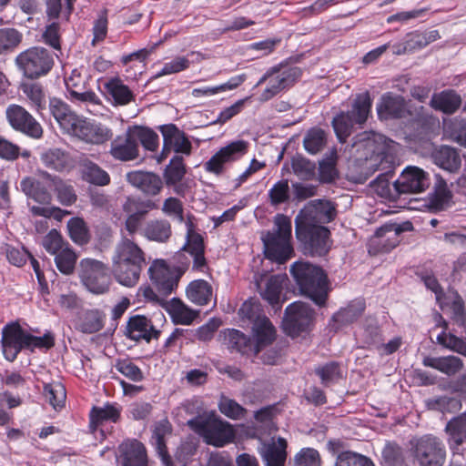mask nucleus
<instances>
[{
  "label": "nucleus",
  "instance_id": "nucleus-14",
  "mask_svg": "<svg viewBox=\"0 0 466 466\" xmlns=\"http://www.w3.org/2000/svg\"><path fill=\"white\" fill-rule=\"evenodd\" d=\"M187 266V262L183 268L173 269L164 259H155L148 268V275L158 292L167 296L177 288L179 279Z\"/></svg>",
  "mask_w": 466,
  "mask_h": 466
},
{
  "label": "nucleus",
  "instance_id": "nucleus-64",
  "mask_svg": "<svg viewBox=\"0 0 466 466\" xmlns=\"http://www.w3.org/2000/svg\"><path fill=\"white\" fill-rule=\"evenodd\" d=\"M42 244L45 249L52 255H56L61 251L66 245L61 234L56 229L50 230L44 238Z\"/></svg>",
  "mask_w": 466,
  "mask_h": 466
},
{
  "label": "nucleus",
  "instance_id": "nucleus-22",
  "mask_svg": "<svg viewBox=\"0 0 466 466\" xmlns=\"http://www.w3.org/2000/svg\"><path fill=\"white\" fill-rule=\"evenodd\" d=\"M447 443L453 454H461L466 442V411L451 419L445 428Z\"/></svg>",
  "mask_w": 466,
  "mask_h": 466
},
{
  "label": "nucleus",
  "instance_id": "nucleus-59",
  "mask_svg": "<svg viewBox=\"0 0 466 466\" xmlns=\"http://www.w3.org/2000/svg\"><path fill=\"white\" fill-rule=\"evenodd\" d=\"M268 198L273 206H278L289 200V187L287 179H281L276 182L268 190Z\"/></svg>",
  "mask_w": 466,
  "mask_h": 466
},
{
  "label": "nucleus",
  "instance_id": "nucleus-23",
  "mask_svg": "<svg viewBox=\"0 0 466 466\" xmlns=\"http://www.w3.org/2000/svg\"><path fill=\"white\" fill-rule=\"evenodd\" d=\"M287 441L279 437L276 441L272 438L269 441H260L258 448L266 466H283L287 459Z\"/></svg>",
  "mask_w": 466,
  "mask_h": 466
},
{
  "label": "nucleus",
  "instance_id": "nucleus-20",
  "mask_svg": "<svg viewBox=\"0 0 466 466\" xmlns=\"http://www.w3.org/2000/svg\"><path fill=\"white\" fill-rule=\"evenodd\" d=\"M400 194L423 192L430 186L428 174L420 167H406L393 184Z\"/></svg>",
  "mask_w": 466,
  "mask_h": 466
},
{
  "label": "nucleus",
  "instance_id": "nucleus-60",
  "mask_svg": "<svg viewBox=\"0 0 466 466\" xmlns=\"http://www.w3.org/2000/svg\"><path fill=\"white\" fill-rule=\"evenodd\" d=\"M335 466H374L367 457L352 451H343L338 455Z\"/></svg>",
  "mask_w": 466,
  "mask_h": 466
},
{
  "label": "nucleus",
  "instance_id": "nucleus-41",
  "mask_svg": "<svg viewBox=\"0 0 466 466\" xmlns=\"http://www.w3.org/2000/svg\"><path fill=\"white\" fill-rule=\"evenodd\" d=\"M131 136L134 137L136 144L140 143L142 147L148 151H157L159 146L158 135L149 127L143 126L129 127Z\"/></svg>",
  "mask_w": 466,
  "mask_h": 466
},
{
  "label": "nucleus",
  "instance_id": "nucleus-24",
  "mask_svg": "<svg viewBox=\"0 0 466 466\" xmlns=\"http://www.w3.org/2000/svg\"><path fill=\"white\" fill-rule=\"evenodd\" d=\"M128 127L123 136H117L110 145V155L116 160L130 161L136 159L139 155L138 144H136L131 136Z\"/></svg>",
  "mask_w": 466,
  "mask_h": 466
},
{
  "label": "nucleus",
  "instance_id": "nucleus-27",
  "mask_svg": "<svg viewBox=\"0 0 466 466\" xmlns=\"http://www.w3.org/2000/svg\"><path fill=\"white\" fill-rule=\"evenodd\" d=\"M365 304L362 300L351 301L345 308H341L331 318L329 327L338 331L353 323L362 314Z\"/></svg>",
  "mask_w": 466,
  "mask_h": 466
},
{
  "label": "nucleus",
  "instance_id": "nucleus-33",
  "mask_svg": "<svg viewBox=\"0 0 466 466\" xmlns=\"http://www.w3.org/2000/svg\"><path fill=\"white\" fill-rule=\"evenodd\" d=\"M20 189L26 197L40 204H48L52 199V196L45 185L33 177L22 178Z\"/></svg>",
  "mask_w": 466,
  "mask_h": 466
},
{
  "label": "nucleus",
  "instance_id": "nucleus-63",
  "mask_svg": "<svg viewBox=\"0 0 466 466\" xmlns=\"http://www.w3.org/2000/svg\"><path fill=\"white\" fill-rule=\"evenodd\" d=\"M162 211L167 217L182 223L184 221V208L182 202L177 198H167L162 207Z\"/></svg>",
  "mask_w": 466,
  "mask_h": 466
},
{
  "label": "nucleus",
  "instance_id": "nucleus-8",
  "mask_svg": "<svg viewBox=\"0 0 466 466\" xmlns=\"http://www.w3.org/2000/svg\"><path fill=\"white\" fill-rule=\"evenodd\" d=\"M410 451L419 466H443L446 448L443 441L433 434H425L410 441Z\"/></svg>",
  "mask_w": 466,
  "mask_h": 466
},
{
  "label": "nucleus",
  "instance_id": "nucleus-45",
  "mask_svg": "<svg viewBox=\"0 0 466 466\" xmlns=\"http://www.w3.org/2000/svg\"><path fill=\"white\" fill-rule=\"evenodd\" d=\"M443 308H441L442 310L448 309L454 321L459 326H464L466 322V311L462 299L457 294L453 293L449 297L442 298Z\"/></svg>",
  "mask_w": 466,
  "mask_h": 466
},
{
  "label": "nucleus",
  "instance_id": "nucleus-28",
  "mask_svg": "<svg viewBox=\"0 0 466 466\" xmlns=\"http://www.w3.org/2000/svg\"><path fill=\"white\" fill-rule=\"evenodd\" d=\"M183 249L193 258L192 269L204 272L207 268V261L204 256L203 238L196 233L192 228H188L187 233V242Z\"/></svg>",
  "mask_w": 466,
  "mask_h": 466
},
{
  "label": "nucleus",
  "instance_id": "nucleus-58",
  "mask_svg": "<svg viewBox=\"0 0 466 466\" xmlns=\"http://www.w3.org/2000/svg\"><path fill=\"white\" fill-rule=\"evenodd\" d=\"M382 459L387 466H402L403 450L396 443H387L382 450Z\"/></svg>",
  "mask_w": 466,
  "mask_h": 466
},
{
  "label": "nucleus",
  "instance_id": "nucleus-1",
  "mask_svg": "<svg viewBox=\"0 0 466 466\" xmlns=\"http://www.w3.org/2000/svg\"><path fill=\"white\" fill-rule=\"evenodd\" d=\"M336 209L329 200L309 202L295 218L296 235L312 254L325 255L330 247L329 231L323 226L334 219Z\"/></svg>",
  "mask_w": 466,
  "mask_h": 466
},
{
  "label": "nucleus",
  "instance_id": "nucleus-31",
  "mask_svg": "<svg viewBox=\"0 0 466 466\" xmlns=\"http://www.w3.org/2000/svg\"><path fill=\"white\" fill-rule=\"evenodd\" d=\"M431 157L435 165L450 173L458 171L461 165L459 152L449 146L436 147Z\"/></svg>",
  "mask_w": 466,
  "mask_h": 466
},
{
  "label": "nucleus",
  "instance_id": "nucleus-43",
  "mask_svg": "<svg viewBox=\"0 0 466 466\" xmlns=\"http://www.w3.org/2000/svg\"><path fill=\"white\" fill-rule=\"evenodd\" d=\"M47 177L51 181V185L60 204L69 207L76 201V194L72 185L57 177H52L47 175Z\"/></svg>",
  "mask_w": 466,
  "mask_h": 466
},
{
  "label": "nucleus",
  "instance_id": "nucleus-10",
  "mask_svg": "<svg viewBox=\"0 0 466 466\" xmlns=\"http://www.w3.org/2000/svg\"><path fill=\"white\" fill-rule=\"evenodd\" d=\"M79 278L86 289L96 295L109 290L111 277L107 266L97 259L83 258L79 264Z\"/></svg>",
  "mask_w": 466,
  "mask_h": 466
},
{
  "label": "nucleus",
  "instance_id": "nucleus-32",
  "mask_svg": "<svg viewBox=\"0 0 466 466\" xmlns=\"http://www.w3.org/2000/svg\"><path fill=\"white\" fill-rule=\"evenodd\" d=\"M406 111V103L402 96L387 93L382 96L378 106V114L381 117H402Z\"/></svg>",
  "mask_w": 466,
  "mask_h": 466
},
{
  "label": "nucleus",
  "instance_id": "nucleus-18",
  "mask_svg": "<svg viewBox=\"0 0 466 466\" xmlns=\"http://www.w3.org/2000/svg\"><path fill=\"white\" fill-rule=\"evenodd\" d=\"M5 115L9 125L15 130L35 139L43 136L41 125L21 106L15 104L8 106Z\"/></svg>",
  "mask_w": 466,
  "mask_h": 466
},
{
  "label": "nucleus",
  "instance_id": "nucleus-39",
  "mask_svg": "<svg viewBox=\"0 0 466 466\" xmlns=\"http://www.w3.org/2000/svg\"><path fill=\"white\" fill-rule=\"evenodd\" d=\"M285 279L286 278L282 275L270 276L267 279L265 289L260 290L261 297L267 300L275 310H279L281 308L279 296Z\"/></svg>",
  "mask_w": 466,
  "mask_h": 466
},
{
  "label": "nucleus",
  "instance_id": "nucleus-46",
  "mask_svg": "<svg viewBox=\"0 0 466 466\" xmlns=\"http://www.w3.org/2000/svg\"><path fill=\"white\" fill-rule=\"evenodd\" d=\"M43 394L46 400L55 409H60L65 405L66 391L61 382L54 381L45 384Z\"/></svg>",
  "mask_w": 466,
  "mask_h": 466
},
{
  "label": "nucleus",
  "instance_id": "nucleus-26",
  "mask_svg": "<svg viewBox=\"0 0 466 466\" xmlns=\"http://www.w3.org/2000/svg\"><path fill=\"white\" fill-rule=\"evenodd\" d=\"M127 333L133 340L144 339L147 342L152 339H157L159 335V331L154 328L151 320L141 315H136L129 319Z\"/></svg>",
  "mask_w": 466,
  "mask_h": 466
},
{
  "label": "nucleus",
  "instance_id": "nucleus-29",
  "mask_svg": "<svg viewBox=\"0 0 466 466\" xmlns=\"http://www.w3.org/2000/svg\"><path fill=\"white\" fill-rule=\"evenodd\" d=\"M128 182L147 195H157L163 182L159 176L151 172L135 171L127 174Z\"/></svg>",
  "mask_w": 466,
  "mask_h": 466
},
{
  "label": "nucleus",
  "instance_id": "nucleus-57",
  "mask_svg": "<svg viewBox=\"0 0 466 466\" xmlns=\"http://www.w3.org/2000/svg\"><path fill=\"white\" fill-rule=\"evenodd\" d=\"M123 210L127 214H147L149 210L157 208L154 201L140 200L139 198L128 197L123 203Z\"/></svg>",
  "mask_w": 466,
  "mask_h": 466
},
{
  "label": "nucleus",
  "instance_id": "nucleus-51",
  "mask_svg": "<svg viewBox=\"0 0 466 466\" xmlns=\"http://www.w3.org/2000/svg\"><path fill=\"white\" fill-rule=\"evenodd\" d=\"M76 259V254L66 243L65 248L56 254L55 262L61 273L70 275L75 269Z\"/></svg>",
  "mask_w": 466,
  "mask_h": 466
},
{
  "label": "nucleus",
  "instance_id": "nucleus-4",
  "mask_svg": "<svg viewBox=\"0 0 466 466\" xmlns=\"http://www.w3.org/2000/svg\"><path fill=\"white\" fill-rule=\"evenodd\" d=\"M2 350L8 361H14L23 350L34 351L35 349H50L54 346V338L50 333L42 337L34 336L17 322L6 324L2 329Z\"/></svg>",
  "mask_w": 466,
  "mask_h": 466
},
{
  "label": "nucleus",
  "instance_id": "nucleus-15",
  "mask_svg": "<svg viewBox=\"0 0 466 466\" xmlns=\"http://www.w3.org/2000/svg\"><path fill=\"white\" fill-rule=\"evenodd\" d=\"M189 423L205 438L207 443L217 447L231 442L235 436L231 425L221 420H191Z\"/></svg>",
  "mask_w": 466,
  "mask_h": 466
},
{
  "label": "nucleus",
  "instance_id": "nucleus-48",
  "mask_svg": "<svg viewBox=\"0 0 466 466\" xmlns=\"http://www.w3.org/2000/svg\"><path fill=\"white\" fill-rule=\"evenodd\" d=\"M169 312L174 323L181 325H190L198 316L197 311L191 309L180 300L173 301Z\"/></svg>",
  "mask_w": 466,
  "mask_h": 466
},
{
  "label": "nucleus",
  "instance_id": "nucleus-5",
  "mask_svg": "<svg viewBox=\"0 0 466 466\" xmlns=\"http://www.w3.org/2000/svg\"><path fill=\"white\" fill-rule=\"evenodd\" d=\"M290 273L304 295L319 306L325 304L329 283L321 268L309 262L297 261L291 265Z\"/></svg>",
  "mask_w": 466,
  "mask_h": 466
},
{
  "label": "nucleus",
  "instance_id": "nucleus-62",
  "mask_svg": "<svg viewBox=\"0 0 466 466\" xmlns=\"http://www.w3.org/2000/svg\"><path fill=\"white\" fill-rule=\"evenodd\" d=\"M319 453L312 448H303L295 457L294 466H320Z\"/></svg>",
  "mask_w": 466,
  "mask_h": 466
},
{
  "label": "nucleus",
  "instance_id": "nucleus-47",
  "mask_svg": "<svg viewBox=\"0 0 466 466\" xmlns=\"http://www.w3.org/2000/svg\"><path fill=\"white\" fill-rule=\"evenodd\" d=\"M315 372L319 377L321 384L325 387L338 382L342 378V370L334 361L319 366L316 368Z\"/></svg>",
  "mask_w": 466,
  "mask_h": 466
},
{
  "label": "nucleus",
  "instance_id": "nucleus-34",
  "mask_svg": "<svg viewBox=\"0 0 466 466\" xmlns=\"http://www.w3.org/2000/svg\"><path fill=\"white\" fill-rule=\"evenodd\" d=\"M425 367L435 369L448 376H451L459 372L462 367V360L456 356L445 357H425L422 360Z\"/></svg>",
  "mask_w": 466,
  "mask_h": 466
},
{
  "label": "nucleus",
  "instance_id": "nucleus-44",
  "mask_svg": "<svg viewBox=\"0 0 466 466\" xmlns=\"http://www.w3.org/2000/svg\"><path fill=\"white\" fill-rule=\"evenodd\" d=\"M107 93L117 105H127L133 99V94L118 78H112L105 85Z\"/></svg>",
  "mask_w": 466,
  "mask_h": 466
},
{
  "label": "nucleus",
  "instance_id": "nucleus-61",
  "mask_svg": "<svg viewBox=\"0 0 466 466\" xmlns=\"http://www.w3.org/2000/svg\"><path fill=\"white\" fill-rule=\"evenodd\" d=\"M218 408L221 413L233 420L241 419L246 413V410L241 405L225 396L220 398Z\"/></svg>",
  "mask_w": 466,
  "mask_h": 466
},
{
  "label": "nucleus",
  "instance_id": "nucleus-42",
  "mask_svg": "<svg viewBox=\"0 0 466 466\" xmlns=\"http://www.w3.org/2000/svg\"><path fill=\"white\" fill-rule=\"evenodd\" d=\"M41 162L47 168L62 171L70 165V157L59 148H51L41 154Z\"/></svg>",
  "mask_w": 466,
  "mask_h": 466
},
{
  "label": "nucleus",
  "instance_id": "nucleus-35",
  "mask_svg": "<svg viewBox=\"0 0 466 466\" xmlns=\"http://www.w3.org/2000/svg\"><path fill=\"white\" fill-rule=\"evenodd\" d=\"M461 96L453 90H444L432 96L430 105L445 114L454 113L461 106Z\"/></svg>",
  "mask_w": 466,
  "mask_h": 466
},
{
  "label": "nucleus",
  "instance_id": "nucleus-3",
  "mask_svg": "<svg viewBox=\"0 0 466 466\" xmlns=\"http://www.w3.org/2000/svg\"><path fill=\"white\" fill-rule=\"evenodd\" d=\"M253 339L238 329L223 332L228 348L243 355L258 354L263 348L271 344L276 338V329L266 317H258L252 326Z\"/></svg>",
  "mask_w": 466,
  "mask_h": 466
},
{
  "label": "nucleus",
  "instance_id": "nucleus-2",
  "mask_svg": "<svg viewBox=\"0 0 466 466\" xmlns=\"http://www.w3.org/2000/svg\"><path fill=\"white\" fill-rule=\"evenodd\" d=\"M145 265L143 249L132 239L122 237L111 257V271L116 282L127 288L136 286Z\"/></svg>",
  "mask_w": 466,
  "mask_h": 466
},
{
  "label": "nucleus",
  "instance_id": "nucleus-6",
  "mask_svg": "<svg viewBox=\"0 0 466 466\" xmlns=\"http://www.w3.org/2000/svg\"><path fill=\"white\" fill-rule=\"evenodd\" d=\"M291 231V219L283 214L276 215L272 230L261 236L268 259L281 264L292 257Z\"/></svg>",
  "mask_w": 466,
  "mask_h": 466
},
{
  "label": "nucleus",
  "instance_id": "nucleus-50",
  "mask_svg": "<svg viewBox=\"0 0 466 466\" xmlns=\"http://www.w3.org/2000/svg\"><path fill=\"white\" fill-rule=\"evenodd\" d=\"M171 432L170 423L164 420H160L155 427L151 441L156 447L157 453L162 459L167 455L166 437Z\"/></svg>",
  "mask_w": 466,
  "mask_h": 466
},
{
  "label": "nucleus",
  "instance_id": "nucleus-52",
  "mask_svg": "<svg viewBox=\"0 0 466 466\" xmlns=\"http://www.w3.org/2000/svg\"><path fill=\"white\" fill-rule=\"evenodd\" d=\"M21 88L24 95L29 100L31 106L41 113L46 108V104L41 86L38 84H23Z\"/></svg>",
  "mask_w": 466,
  "mask_h": 466
},
{
  "label": "nucleus",
  "instance_id": "nucleus-16",
  "mask_svg": "<svg viewBox=\"0 0 466 466\" xmlns=\"http://www.w3.org/2000/svg\"><path fill=\"white\" fill-rule=\"evenodd\" d=\"M68 134L92 145L104 144L113 136L109 127L82 116H79Z\"/></svg>",
  "mask_w": 466,
  "mask_h": 466
},
{
  "label": "nucleus",
  "instance_id": "nucleus-37",
  "mask_svg": "<svg viewBox=\"0 0 466 466\" xmlns=\"http://www.w3.org/2000/svg\"><path fill=\"white\" fill-rule=\"evenodd\" d=\"M247 76L245 74L234 76L226 83L215 86H202L192 89L191 95L193 97H209L216 96L219 93L234 90L245 82Z\"/></svg>",
  "mask_w": 466,
  "mask_h": 466
},
{
  "label": "nucleus",
  "instance_id": "nucleus-7",
  "mask_svg": "<svg viewBox=\"0 0 466 466\" xmlns=\"http://www.w3.org/2000/svg\"><path fill=\"white\" fill-rule=\"evenodd\" d=\"M371 100L368 92L359 94L348 112H340L332 120V127L340 143H345L355 125H362L368 119Z\"/></svg>",
  "mask_w": 466,
  "mask_h": 466
},
{
  "label": "nucleus",
  "instance_id": "nucleus-56",
  "mask_svg": "<svg viewBox=\"0 0 466 466\" xmlns=\"http://www.w3.org/2000/svg\"><path fill=\"white\" fill-rule=\"evenodd\" d=\"M326 143L325 133L319 128L310 129L304 137L303 144L305 149L309 154L319 152Z\"/></svg>",
  "mask_w": 466,
  "mask_h": 466
},
{
  "label": "nucleus",
  "instance_id": "nucleus-11",
  "mask_svg": "<svg viewBox=\"0 0 466 466\" xmlns=\"http://www.w3.org/2000/svg\"><path fill=\"white\" fill-rule=\"evenodd\" d=\"M16 65L28 78H36L47 74L54 65L53 56L43 47H32L15 59Z\"/></svg>",
  "mask_w": 466,
  "mask_h": 466
},
{
  "label": "nucleus",
  "instance_id": "nucleus-21",
  "mask_svg": "<svg viewBox=\"0 0 466 466\" xmlns=\"http://www.w3.org/2000/svg\"><path fill=\"white\" fill-rule=\"evenodd\" d=\"M402 229L397 224H385L378 228L369 242V253L377 255L393 249L400 241Z\"/></svg>",
  "mask_w": 466,
  "mask_h": 466
},
{
  "label": "nucleus",
  "instance_id": "nucleus-38",
  "mask_svg": "<svg viewBox=\"0 0 466 466\" xmlns=\"http://www.w3.org/2000/svg\"><path fill=\"white\" fill-rule=\"evenodd\" d=\"M142 235L150 241L164 243L171 236V226L164 219L150 220L143 228Z\"/></svg>",
  "mask_w": 466,
  "mask_h": 466
},
{
  "label": "nucleus",
  "instance_id": "nucleus-9",
  "mask_svg": "<svg viewBox=\"0 0 466 466\" xmlns=\"http://www.w3.org/2000/svg\"><path fill=\"white\" fill-rule=\"evenodd\" d=\"M301 71L297 66H276L266 71L256 84V87L265 85L259 95V101L266 102L276 96L282 90L291 86L299 76Z\"/></svg>",
  "mask_w": 466,
  "mask_h": 466
},
{
  "label": "nucleus",
  "instance_id": "nucleus-40",
  "mask_svg": "<svg viewBox=\"0 0 466 466\" xmlns=\"http://www.w3.org/2000/svg\"><path fill=\"white\" fill-rule=\"evenodd\" d=\"M83 178L91 184L97 186H106L110 182V177L106 171L102 169L97 164L84 159L80 163Z\"/></svg>",
  "mask_w": 466,
  "mask_h": 466
},
{
  "label": "nucleus",
  "instance_id": "nucleus-55",
  "mask_svg": "<svg viewBox=\"0 0 466 466\" xmlns=\"http://www.w3.org/2000/svg\"><path fill=\"white\" fill-rule=\"evenodd\" d=\"M437 342L461 355L466 356V339L459 338L452 333L441 331L437 336Z\"/></svg>",
  "mask_w": 466,
  "mask_h": 466
},
{
  "label": "nucleus",
  "instance_id": "nucleus-53",
  "mask_svg": "<svg viewBox=\"0 0 466 466\" xmlns=\"http://www.w3.org/2000/svg\"><path fill=\"white\" fill-rule=\"evenodd\" d=\"M119 410L111 404H106L104 407H94L90 411V423L92 425H99L104 421H116L119 417Z\"/></svg>",
  "mask_w": 466,
  "mask_h": 466
},
{
  "label": "nucleus",
  "instance_id": "nucleus-13",
  "mask_svg": "<svg viewBox=\"0 0 466 466\" xmlns=\"http://www.w3.org/2000/svg\"><path fill=\"white\" fill-rule=\"evenodd\" d=\"M352 146L358 152H363L365 160L370 167H373L372 171H375L378 169V163L383 159L386 154L388 143L384 136L365 131L354 137Z\"/></svg>",
  "mask_w": 466,
  "mask_h": 466
},
{
  "label": "nucleus",
  "instance_id": "nucleus-30",
  "mask_svg": "<svg viewBox=\"0 0 466 466\" xmlns=\"http://www.w3.org/2000/svg\"><path fill=\"white\" fill-rule=\"evenodd\" d=\"M49 110L60 127L67 134L79 118L66 103L56 97L50 98Z\"/></svg>",
  "mask_w": 466,
  "mask_h": 466
},
{
  "label": "nucleus",
  "instance_id": "nucleus-49",
  "mask_svg": "<svg viewBox=\"0 0 466 466\" xmlns=\"http://www.w3.org/2000/svg\"><path fill=\"white\" fill-rule=\"evenodd\" d=\"M67 229L71 239L75 243L84 245L89 241V230L84 219L80 218H70L67 222Z\"/></svg>",
  "mask_w": 466,
  "mask_h": 466
},
{
  "label": "nucleus",
  "instance_id": "nucleus-17",
  "mask_svg": "<svg viewBox=\"0 0 466 466\" xmlns=\"http://www.w3.org/2000/svg\"><path fill=\"white\" fill-rule=\"evenodd\" d=\"M163 137V148L158 157V162L167 158L171 151L177 154L189 156L192 145L186 134L174 124H167L159 127Z\"/></svg>",
  "mask_w": 466,
  "mask_h": 466
},
{
  "label": "nucleus",
  "instance_id": "nucleus-12",
  "mask_svg": "<svg viewBox=\"0 0 466 466\" xmlns=\"http://www.w3.org/2000/svg\"><path fill=\"white\" fill-rule=\"evenodd\" d=\"M314 316L315 312L309 304L301 301L293 302L285 310L283 329L289 336L295 338L310 329Z\"/></svg>",
  "mask_w": 466,
  "mask_h": 466
},
{
  "label": "nucleus",
  "instance_id": "nucleus-54",
  "mask_svg": "<svg viewBox=\"0 0 466 466\" xmlns=\"http://www.w3.org/2000/svg\"><path fill=\"white\" fill-rule=\"evenodd\" d=\"M186 173L184 160L181 156L176 155L171 160L169 166L165 170V179L167 185H176L181 181Z\"/></svg>",
  "mask_w": 466,
  "mask_h": 466
},
{
  "label": "nucleus",
  "instance_id": "nucleus-25",
  "mask_svg": "<svg viewBox=\"0 0 466 466\" xmlns=\"http://www.w3.org/2000/svg\"><path fill=\"white\" fill-rule=\"evenodd\" d=\"M119 459L123 466H147L145 446L137 440H127L118 448Z\"/></svg>",
  "mask_w": 466,
  "mask_h": 466
},
{
  "label": "nucleus",
  "instance_id": "nucleus-19",
  "mask_svg": "<svg viewBox=\"0 0 466 466\" xmlns=\"http://www.w3.org/2000/svg\"><path fill=\"white\" fill-rule=\"evenodd\" d=\"M248 148V142L245 140L239 139L232 141L221 147L206 162L205 169L208 172L219 175L223 172L225 164L238 160L247 153Z\"/></svg>",
  "mask_w": 466,
  "mask_h": 466
},
{
  "label": "nucleus",
  "instance_id": "nucleus-36",
  "mask_svg": "<svg viewBox=\"0 0 466 466\" xmlns=\"http://www.w3.org/2000/svg\"><path fill=\"white\" fill-rule=\"evenodd\" d=\"M187 299L194 304L208 305L213 298L211 285L204 279L191 281L186 289Z\"/></svg>",
  "mask_w": 466,
  "mask_h": 466
}]
</instances>
